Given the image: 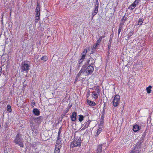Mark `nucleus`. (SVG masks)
<instances>
[{
  "mask_svg": "<svg viewBox=\"0 0 153 153\" xmlns=\"http://www.w3.org/2000/svg\"><path fill=\"white\" fill-rule=\"evenodd\" d=\"M146 130H145L143 133L141 139L134 146V148L131 152L130 153H140L141 151V146L142 145V143H143L145 139V137L147 133Z\"/></svg>",
  "mask_w": 153,
  "mask_h": 153,
  "instance_id": "f257e3e1",
  "label": "nucleus"
},
{
  "mask_svg": "<svg viewBox=\"0 0 153 153\" xmlns=\"http://www.w3.org/2000/svg\"><path fill=\"white\" fill-rule=\"evenodd\" d=\"M14 142L20 147H24V141L22 137V134L20 132H19L16 136Z\"/></svg>",
  "mask_w": 153,
  "mask_h": 153,
  "instance_id": "f03ea898",
  "label": "nucleus"
},
{
  "mask_svg": "<svg viewBox=\"0 0 153 153\" xmlns=\"http://www.w3.org/2000/svg\"><path fill=\"white\" fill-rule=\"evenodd\" d=\"M75 136V134L74 137L75 139L70 145L71 148H73L76 147H79L81 145V137L78 136L76 137Z\"/></svg>",
  "mask_w": 153,
  "mask_h": 153,
  "instance_id": "7ed1b4c3",
  "label": "nucleus"
},
{
  "mask_svg": "<svg viewBox=\"0 0 153 153\" xmlns=\"http://www.w3.org/2000/svg\"><path fill=\"white\" fill-rule=\"evenodd\" d=\"M26 62H22L20 66L21 71H26L27 73L30 69V64L26 63Z\"/></svg>",
  "mask_w": 153,
  "mask_h": 153,
  "instance_id": "20e7f679",
  "label": "nucleus"
},
{
  "mask_svg": "<svg viewBox=\"0 0 153 153\" xmlns=\"http://www.w3.org/2000/svg\"><path fill=\"white\" fill-rule=\"evenodd\" d=\"M40 6L38 4L35 10L36 12L35 22L36 23H37L40 19Z\"/></svg>",
  "mask_w": 153,
  "mask_h": 153,
  "instance_id": "39448f33",
  "label": "nucleus"
},
{
  "mask_svg": "<svg viewBox=\"0 0 153 153\" xmlns=\"http://www.w3.org/2000/svg\"><path fill=\"white\" fill-rule=\"evenodd\" d=\"M120 97L118 95H116L114 97L113 101V105L114 107H116L120 103Z\"/></svg>",
  "mask_w": 153,
  "mask_h": 153,
  "instance_id": "423d86ee",
  "label": "nucleus"
},
{
  "mask_svg": "<svg viewBox=\"0 0 153 153\" xmlns=\"http://www.w3.org/2000/svg\"><path fill=\"white\" fill-rule=\"evenodd\" d=\"M99 7V2L98 0H96V2L95 4L94 9L92 12V17L93 18L98 13Z\"/></svg>",
  "mask_w": 153,
  "mask_h": 153,
  "instance_id": "0eeeda50",
  "label": "nucleus"
},
{
  "mask_svg": "<svg viewBox=\"0 0 153 153\" xmlns=\"http://www.w3.org/2000/svg\"><path fill=\"white\" fill-rule=\"evenodd\" d=\"M93 65H89L86 68V75H88L91 74L94 71V67Z\"/></svg>",
  "mask_w": 153,
  "mask_h": 153,
  "instance_id": "6e6552de",
  "label": "nucleus"
},
{
  "mask_svg": "<svg viewBox=\"0 0 153 153\" xmlns=\"http://www.w3.org/2000/svg\"><path fill=\"white\" fill-rule=\"evenodd\" d=\"M144 126L145 124L144 123H142L140 126L137 124L135 125L133 127V130L134 131L136 132L141 129H143Z\"/></svg>",
  "mask_w": 153,
  "mask_h": 153,
  "instance_id": "1a4fd4ad",
  "label": "nucleus"
},
{
  "mask_svg": "<svg viewBox=\"0 0 153 153\" xmlns=\"http://www.w3.org/2000/svg\"><path fill=\"white\" fill-rule=\"evenodd\" d=\"M90 61H92V62L90 63V65H93L94 64L95 62L94 61V59L92 58L91 57L88 59L87 61L86 62L85 65H85V67L86 68L90 63Z\"/></svg>",
  "mask_w": 153,
  "mask_h": 153,
  "instance_id": "9d476101",
  "label": "nucleus"
},
{
  "mask_svg": "<svg viewBox=\"0 0 153 153\" xmlns=\"http://www.w3.org/2000/svg\"><path fill=\"white\" fill-rule=\"evenodd\" d=\"M80 58L79 59L78 61V63L77 64V66L79 68L81 66V65L82 64L85 58V56L83 55L82 56H80Z\"/></svg>",
  "mask_w": 153,
  "mask_h": 153,
  "instance_id": "9b49d317",
  "label": "nucleus"
},
{
  "mask_svg": "<svg viewBox=\"0 0 153 153\" xmlns=\"http://www.w3.org/2000/svg\"><path fill=\"white\" fill-rule=\"evenodd\" d=\"M43 119V117L42 116H40L38 117H33V119L34 122L36 123H40L42 122Z\"/></svg>",
  "mask_w": 153,
  "mask_h": 153,
  "instance_id": "f8f14e48",
  "label": "nucleus"
},
{
  "mask_svg": "<svg viewBox=\"0 0 153 153\" xmlns=\"http://www.w3.org/2000/svg\"><path fill=\"white\" fill-rule=\"evenodd\" d=\"M77 115L76 112L74 111L72 113V115L70 116V118L72 121H75L76 120Z\"/></svg>",
  "mask_w": 153,
  "mask_h": 153,
  "instance_id": "ddd939ff",
  "label": "nucleus"
},
{
  "mask_svg": "<svg viewBox=\"0 0 153 153\" xmlns=\"http://www.w3.org/2000/svg\"><path fill=\"white\" fill-rule=\"evenodd\" d=\"M61 141L62 140L60 138L57 137V139L56 141V144L55 146L56 147H61Z\"/></svg>",
  "mask_w": 153,
  "mask_h": 153,
  "instance_id": "4468645a",
  "label": "nucleus"
},
{
  "mask_svg": "<svg viewBox=\"0 0 153 153\" xmlns=\"http://www.w3.org/2000/svg\"><path fill=\"white\" fill-rule=\"evenodd\" d=\"M127 20V18L126 17V14L123 16L121 20L120 23L119 25L123 26L125 21Z\"/></svg>",
  "mask_w": 153,
  "mask_h": 153,
  "instance_id": "2eb2a0df",
  "label": "nucleus"
},
{
  "mask_svg": "<svg viewBox=\"0 0 153 153\" xmlns=\"http://www.w3.org/2000/svg\"><path fill=\"white\" fill-rule=\"evenodd\" d=\"M33 113L35 115L38 116L40 115V112L38 109L35 108L33 109Z\"/></svg>",
  "mask_w": 153,
  "mask_h": 153,
  "instance_id": "dca6fc26",
  "label": "nucleus"
},
{
  "mask_svg": "<svg viewBox=\"0 0 153 153\" xmlns=\"http://www.w3.org/2000/svg\"><path fill=\"white\" fill-rule=\"evenodd\" d=\"M87 102L89 106H94L96 105V103L94 102L91 100H87Z\"/></svg>",
  "mask_w": 153,
  "mask_h": 153,
  "instance_id": "f3484780",
  "label": "nucleus"
},
{
  "mask_svg": "<svg viewBox=\"0 0 153 153\" xmlns=\"http://www.w3.org/2000/svg\"><path fill=\"white\" fill-rule=\"evenodd\" d=\"M102 146L101 144L98 146L96 152L97 153H101L102 152Z\"/></svg>",
  "mask_w": 153,
  "mask_h": 153,
  "instance_id": "a211bd4d",
  "label": "nucleus"
},
{
  "mask_svg": "<svg viewBox=\"0 0 153 153\" xmlns=\"http://www.w3.org/2000/svg\"><path fill=\"white\" fill-rule=\"evenodd\" d=\"M86 67L85 65H83L81 69L79 71L82 74H83L84 73H86Z\"/></svg>",
  "mask_w": 153,
  "mask_h": 153,
  "instance_id": "6ab92c4d",
  "label": "nucleus"
},
{
  "mask_svg": "<svg viewBox=\"0 0 153 153\" xmlns=\"http://www.w3.org/2000/svg\"><path fill=\"white\" fill-rule=\"evenodd\" d=\"M105 37V35H104L102 36H99V37L98 38L97 42V43L100 44L102 39L103 38Z\"/></svg>",
  "mask_w": 153,
  "mask_h": 153,
  "instance_id": "aec40b11",
  "label": "nucleus"
},
{
  "mask_svg": "<svg viewBox=\"0 0 153 153\" xmlns=\"http://www.w3.org/2000/svg\"><path fill=\"white\" fill-rule=\"evenodd\" d=\"M91 121V120H88L86 122H85L83 124V126H84L86 128H88Z\"/></svg>",
  "mask_w": 153,
  "mask_h": 153,
  "instance_id": "412c9836",
  "label": "nucleus"
},
{
  "mask_svg": "<svg viewBox=\"0 0 153 153\" xmlns=\"http://www.w3.org/2000/svg\"><path fill=\"white\" fill-rule=\"evenodd\" d=\"M61 147H56L55 146L54 153H60V150Z\"/></svg>",
  "mask_w": 153,
  "mask_h": 153,
  "instance_id": "4be33fe9",
  "label": "nucleus"
},
{
  "mask_svg": "<svg viewBox=\"0 0 153 153\" xmlns=\"http://www.w3.org/2000/svg\"><path fill=\"white\" fill-rule=\"evenodd\" d=\"M152 88V87L151 85H149L146 88V90L147 91V92L148 94H150V93H151V91Z\"/></svg>",
  "mask_w": 153,
  "mask_h": 153,
  "instance_id": "5701e85b",
  "label": "nucleus"
},
{
  "mask_svg": "<svg viewBox=\"0 0 153 153\" xmlns=\"http://www.w3.org/2000/svg\"><path fill=\"white\" fill-rule=\"evenodd\" d=\"M143 18H139L137 25H141L143 22Z\"/></svg>",
  "mask_w": 153,
  "mask_h": 153,
  "instance_id": "b1692460",
  "label": "nucleus"
},
{
  "mask_svg": "<svg viewBox=\"0 0 153 153\" xmlns=\"http://www.w3.org/2000/svg\"><path fill=\"white\" fill-rule=\"evenodd\" d=\"M7 110L8 112H10L12 111L11 107L10 105H7Z\"/></svg>",
  "mask_w": 153,
  "mask_h": 153,
  "instance_id": "393cba45",
  "label": "nucleus"
},
{
  "mask_svg": "<svg viewBox=\"0 0 153 153\" xmlns=\"http://www.w3.org/2000/svg\"><path fill=\"white\" fill-rule=\"evenodd\" d=\"M136 6L135 4L133 3L128 7V8L131 10H132Z\"/></svg>",
  "mask_w": 153,
  "mask_h": 153,
  "instance_id": "a878e982",
  "label": "nucleus"
},
{
  "mask_svg": "<svg viewBox=\"0 0 153 153\" xmlns=\"http://www.w3.org/2000/svg\"><path fill=\"white\" fill-rule=\"evenodd\" d=\"M92 96L94 98L96 99L98 97V95L97 94L95 93V91H93Z\"/></svg>",
  "mask_w": 153,
  "mask_h": 153,
  "instance_id": "bb28decb",
  "label": "nucleus"
},
{
  "mask_svg": "<svg viewBox=\"0 0 153 153\" xmlns=\"http://www.w3.org/2000/svg\"><path fill=\"white\" fill-rule=\"evenodd\" d=\"M69 108L66 109L64 110V111L62 114L63 117H64L66 114L68 112L69 110Z\"/></svg>",
  "mask_w": 153,
  "mask_h": 153,
  "instance_id": "cd10ccee",
  "label": "nucleus"
},
{
  "mask_svg": "<svg viewBox=\"0 0 153 153\" xmlns=\"http://www.w3.org/2000/svg\"><path fill=\"white\" fill-rule=\"evenodd\" d=\"M99 45V44L96 42L95 44L92 47V50L96 49Z\"/></svg>",
  "mask_w": 153,
  "mask_h": 153,
  "instance_id": "c85d7f7f",
  "label": "nucleus"
},
{
  "mask_svg": "<svg viewBox=\"0 0 153 153\" xmlns=\"http://www.w3.org/2000/svg\"><path fill=\"white\" fill-rule=\"evenodd\" d=\"M105 117L101 116L100 120V124L101 125H103L104 123V118Z\"/></svg>",
  "mask_w": 153,
  "mask_h": 153,
  "instance_id": "c756f323",
  "label": "nucleus"
},
{
  "mask_svg": "<svg viewBox=\"0 0 153 153\" xmlns=\"http://www.w3.org/2000/svg\"><path fill=\"white\" fill-rule=\"evenodd\" d=\"M123 27V26H122L120 25H119V29L118 30V35L120 34V32L122 30Z\"/></svg>",
  "mask_w": 153,
  "mask_h": 153,
  "instance_id": "7c9ffc66",
  "label": "nucleus"
},
{
  "mask_svg": "<svg viewBox=\"0 0 153 153\" xmlns=\"http://www.w3.org/2000/svg\"><path fill=\"white\" fill-rule=\"evenodd\" d=\"M79 121L81 122L83 120L84 116L82 115H79Z\"/></svg>",
  "mask_w": 153,
  "mask_h": 153,
  "instance_id": "2f4dec72",
  "label": "nucleus"
},
{
  "mask_svg": "<svg viewBox=\"0 0 153 153\" xmlns=\"http://www.w3.org/2000/svg\"><path fill=\"white\" fill-rule=\"evenodd\" d=\"M101 131V128H99V129H97V132L95 135V136L97 137L99 135V134L100 133Z\"/></svg>",
  "mask_w": 153,
  "mask_h": 153,
  "instance_id": "473e14b6",
  "label": "nucleus"
},
{
  "mask_svg": "<svg viewBox=\"0 0 153 153\" xmlns=\"http://www.w3.org/2000/svg\"><path fill=\"white\" fill-rule=\"evenodd\" d=\"M87 53V50L85 49L83 51L82 53V54L81 55V56H82L84 55L85 56H85H86V54Z\"/></svg>",
  "mask_w": 153,
  "mask_h": 153,
  "instance_id": "72a5a7b5",
  "label": "nucleus"
},
{
  "mask_svg": "<svg viewBox=\"0 0 153 153\" xmlns=\"http://www.w3.org/2000/svg\"><path fill=\"white\" fill-rule=\"evenodd\" d=\"M48 59V57L45 56H43L41 58V60L46 61Z\"/></svg>",
  "mask_w": 153,
  "mask_h": 153,
  "instance_id": "f704fd0d",
  "label": "nucleus"
},
{
  "mask_svg": "<svg viewBox=\"0 0 153 153\" xmlns=\"http://www.w3.org/2000/svg\"><path fill=\"white\" fill-rule=\"evenodd\" d=\"M61 132V127L59 129V130L58 133L57 137L60 138V135Z\"/></svg>",
  "mask_w": 153,
  "mask_h": 153,
  "instance_id": "c9c22d12",
  "label": "nucleus"
},
{
  "mask_svg": "<svg viewBox=\"0 0 153 153\" xmlns=\"http://www.w3.org/2000/svg\"><path fill=\"white\" fill-rule=\"evenodd\" d=\"M113 37V36H111V35L110 36V38L109 39V44H111V42H112V37Z\"/></svg>",
  "mask_w": 153,
  "mask_h": 153,
  "instance_id": "e433bc0d",
  "label": "nucleus"
},
{
  "mask_svg": "<svg viewBox=\"0 0 153 153\" xmlns=\"http://www.w3.org/2000/svg\"><path fill=\"white\" fill-rule=\"evenodd\" d=\"M35 104V102L33 100L31 102V106L33 108L34 107Z\"/></svg>",
  "mask_w": 153,
  "mask_h": 153,
  "instance_id": "4c0bfd02",
  "label": "nucleus"
},
{
  "mask_svg": "<svg viewBox=\"0 0 153 153\" xmlns=\"http://www.w3.org/2000/svg\"><path fill=\"white\" fill-rule=\"evenodd\" d=\"M35 126V124L34 123H33L31 124L30 125L31 128L32 130H33L35 128H34Z\"/></svg>",
  "mask_w": 153,
  "mask_h": 153,
  "instance_id": "58836bf2",
  "label": "nucleus"
},
{
  "mask_svg": "<svg viewBox=\"0 0 153 153\" xmlns=\"http://www.w3.org/2000/svg\"><path fill=\"white\" fill-rule=\"evenodd\" d=\"M134 33V31H131L128 34V36H129L130 37H131V36Z\"/></svg>",
  "mask_w": 153,
  "mask_h": 153,
  "instance_id": "ea45409f",
  "label": "nucleus"
},
{
  "mask_svg": "<svg viewBox=\"0 0 153 153\" xmlns=\"http://www.w3.org/2000/svg\"><path fill=\"white\" fill-rule=\"evenodd\" d=\"M105 110L103 109L102 113L101 116L105 117Z\"/></svg>",
  "mask_w": 153,
  "mask_h": 153,
  "instance_id": "a19ab883",
  "label": "nucleus"
},
{
  "mask_svg": "<svg viewBox=\"0 0 153 153\" xmlns=\"http://www.w3.org/2000/svg\"><path fill=\"white\" fill-rule=\"evenodd\" d=\"M82 75V74L80 71H79L78 74H77V76L78 77Z\"/></svg>",
  "mask_w": 153,
  "mask_h": 153,
  "instance_id": "79ce46f5",
  "label": "nucleus"
},
{
  "mask_svg": "<svg viewBox=\"0 0 153 153\" xmlns=\"http://www.w3.org/2000/svg\"><path fill=\"white\" fill-rule=\"evenodd\" d=\"M3 14L4 13H1V16H2V17L1 18V19H2V20H1V23L2 24H3V19H2V18H3Z\"/></svg>",
  "mask_w": 153,
  "mask_h": 153,
  "instance_id": "37998d69",
  "label": "nucleus"
},
{
  "mask_svg": "<svg viewBox=\"0 0 153 153\" xmlns=\"http://www.w3.org/2000/svg\"><path fill=\"white\" fill-rule=\"evenodd\" d=\"M2 73V68L1 67H0V76Z\"/></svg>",
  "mask_w": 153,
  "mask_h": 153,
  "instance_id": "c03bdc74",
  "label": "nucleus"
},
{
  "mask_svg": "<svg viewBox=\"0 0 153 153\" xmlns=\"http://www.w3.org/2000/svg\"><path fill=\"white\" fill-rule=\"evenodd\" d=\"M87 128L85 127V126H84L82 128V129H81V130H84L85 129Z\"/></svg>",
  "mask_w": 153,
  "mask_h": 153,
  "instance_id": "a18cd8bd",
  "label": "nucleus"
},
{
  "mask_svg": "<svg viewBox=\"0 0 153 153\" xmlns=\"http://www.w3.org/2000/svg\"><path fill=\"white\" fill-rule=\"evenodd\" d=\"M30 124H32L33 123H34L33 122V121L32 120H30Z\"/></svg>",
  "mask_w": 153,
  "mask_h": 153,
  "instance_id": "49530a36",
  "label": "nucleus"
},
{
  "mask_svg": "<svg viewBox=\"0 0 153 153\" xmlns=\"http://www.w3.org/2000/svg\"><path fill=\"white\" fill-rule=\"evenodd\" d=\"M111 44H109L108 45V48H110L111 46Z\"/></svg>",
  "mask_w": 153,
  "mask_h": 153,
  "instance_id": "de8ad7c7",
  "label": "nucleus"
},
{
  "mask_svg": "<svg viewBox=\"0 0 153 153\" xmlns=\"http://www.w3.org/2000/svg\"><path fill=\"white\" fill-rule=\"evenodd\" d=\"M78 81V78H76L75 82H77Z\"/></svg>",
  "mask_w": 153,
  "mask_h": 153,
  "instance_id": "09e8293b",
  "label": "nucleus"
},
{
  "mask_svg": "<svg viewBox=\"0 0 153 153\" xmlns=\"http://www.w3.org/2000/svg\"><path fill=\"white\" fill-rule=\"evenodd\" d=\"M85 79V78H83L82 79V80H81V81H82V82H83V81H84V79Z\"/></svg>",
  "mask_w": 153,
  "mask_h": 153,
  "instance_id": "8fccbe9b",
  "label": "nucleus"
},
{
  "mask_svg": "<svg viewBox=\"0 0 153 153\" xmlns=\"http://www.w3.org/2000/svg\"><path fill=\"white\" fill-rule=\"evenodd\" d=\"M130 37L129 36H128V39H129Z\"/></svg>",
  "mask_w": 153,
  "mask_h": 153,
  "instance_id": "3c124183",
  "label": "nucleus"
},
{
  "mask_svg": "<svg viewBox=\"0 0 153 153\" xmlns=\"http://www.w3.org/2000/svg\"><path fill=\"white\" fill-rule=\"evenodd\" d=\"M83 126H83V124H82V127Z\"/></svg>",
  "mask_w": 153,
  "mask_h": 153,
  "instance_id": "603ef678",
  "label": "nucleus"
},
{
  "mask_svg": "<svg viewBox=\"0 0 153 153\" xmlns=\"http://www.w3.org/2000/svg\"><path fill=\"white\" fill-rule=\"evenodd\" d=\"M103 109H105V107H103Z\"/></svg>",
  "mask_w": 153,
  "mask_h": 153,
  "instance_id": "864d4df0",
  "label": "nucleus"
},
{
  "mask_svg": "<svg viewBox=\"0 0 153 153\" xmlns=\"http://www.w3.org/2000/svg\"><path fill=\"white\" fill-rule=\"evenodd\" d=\"M91 52H92V53H93V51H92Z\"/></svg>",
  "mask_w": 153,
  "mask_h": 153,
  "instance_id": "5fc2aeb1",
  "label": "nucleus"
},
{
  "mask_svg": "<svg viewBox=\"0 0 153 153\" xmlns=\"http://www.w3.org/2000/svg\"><path fill=\"white\" fill-rule=\"evenodd\" d=\"M92 61H91V63L92 62Z\"/></svg>",
  "mask_w": 153,
  "mask_h": 153,
  "instance_id": "6e6d98bb",
  "label": "nucleus"
}]
</instances>
